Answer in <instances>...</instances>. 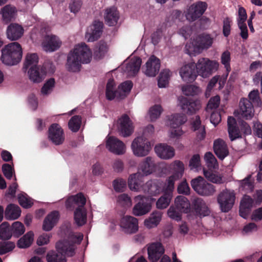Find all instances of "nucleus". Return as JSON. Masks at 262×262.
Segmentation results:
<instances>
[{"instance_id": "nucleus-1", "label": "nucleus", "mask_w": 262, "mask_h": 262, "mask_svg": "<svg viewBox=\"0 0 262 262\" xmlns=\"http://www.w3.org/2000/svg\"><path fill=\"white\" fill-rule=\"evenodd\" d=\"M83 237L81 233H71L68 239L60 240L56 244V249L61 255L56 253L54 251H49L47 255L48 262H67L64 256L71 257L75 252V246L74 244H79Z\"/></svg>"}, {"instance_id": "nucleus-2", "label": "nucleus", "mask_w": 262, "mask_h": 262, "mask_svg": "<svg viewBox=\"0 0 262 262\" xmlns=\"http://www.w3.org/2000/svg\"><path fill=\"white\" fill-rule=\"evenodd\" d=\"M92 57L90 49L85 43L75 45L69 53L66 64L69 71L76 72L80 70L81 63H89Z\"/></svg>"}, {"instance_id": "nucleus-3", "label": "nucleus", "mask_w": 262, "mask_h": 262, "mask_svg": "<svg viewBox=\"0 0 262 262\" xmlns=\"http://www.w3.org/2000/svg\"><path fill=\"white\" fill-rule=\"evenodd\" d=\"M1 52V60L6 65H15L22 58L23 49L21 45L17 42H13L6 45Z\"/></svg>"}, {"instance_id": "nucleus-4", "label": "nucleus", "mask_w": 262, "mask_h": 262, "mask_svg": "<svg viewBox=\"0 0 262 262\" xmlns=\"http://www.w3.org/2000/svg\"><path fill=\"white\" fill-rule=\"evenodd\" d=\"M213 39L210 35L203 34L196 36L189 42L187 43L185 51L191 56L199 54L204 49L210 48L213 43Z\"/></svg>"}, {"instance_id": "nucleus-5", "label": "nucleus", "mask_w": 262, "mask_h": 262, "mask_svg": "<svg viewBox=\"0 0 262 262\" xmlns=\"http://www.w3.org/2000/svg\"><path fill=\"white\" fill-rule=\"evenodd\" d=\"M195 66L198 75L207 78L218 70L219 63L216 60L203 57L200 58Z\"/></svg>"}, {"instance_id": "nucleus-6", "label": "nucleus", "mask_w": 262, "mask_h": 262, "mask_svg": "<svg viewBox=\"0 0 262 262\" xmlns=\"http://www.w3.org/2000/svg\"><path fill=\"white\" fill-rule=\"evenodd\" d=\"M190 183L193 190L200 195L211 196L215 192L214 186L208 183L202 177L192 179Z\"/></svg>"}, {"instance_id": "nucleus-7", "label": "nucleus", "mask_w": 262, "mask_h": 262, "mask_svg": "<svg viewBox=\"0 0 262 262\" xmlns=\"http://www.w3.org/2000/svg\"><path fill=\"white\" fill-rule=\"evenodd\" d=\"M131 149L135 156L145 157L148 155L151 149L150 143L145 137H138L132 142Z\"/></svg>"}, {"instance_id": "nucleus-8", "label": "nucleus", "mask_w": 262, "mask_h": 262, "mask_svg": "<svg viewBox=\"0 0 262 262\" xmlns=\"http://www.w3.org/2000/svg\"><path fill=\"white\" fill-rule=\"evenodd\" d=\"M119 134L123 137L130 136L134 131V126L132 121L127 115L120 117L114 124Z\"/></svg>"}, {"instance_id": "nucleus-9", "label": "nucleus", "mask_w": 262, "mask_h": 262, "mask_svg": "<svg viewBox=\"0 0 262 262\" xmlns=\"http://www.w3.org/2000/svg\"><path fill=\"white\" fill-rule=\"evenodd\" d=\"M217 200L222 211H229L234 204L235 195L234 191L228 189L223 190L219 194Z\"/></svg>"}, {"instance_id": "nucleus-10", "label": "nucleus", "mask_w": 262, "mask_h": 262, "mask_svg": "<svg viewBox=\"0 0 262 262\" xmlns=\"http://www.w3.org/2000/svg\"><path fill=\"white\" fill-rule=\"evenodd\" d=\"M254 109L251 101L248 99L243 98L239 102V108L234 112L235 117L251 120L254 116Z\"/></svg>"}, {"instance_id": "nucleus-11", "label": "nucleus", "mask_w": 262, "mask_h": 262, "mask_svg": "<svg viewBox=\"0 0 262 262\" xmlns=\"http://www.w3.org/2000/svg\"><path fill=\"white\" fill-rule=\"evenodd\" d=\"M137 204L133 208V214L135 216H142L146 214L151 210V205L148 203V198L139 195L135 198Z\"/></svg>"}, {"instance_id": "nucleus-12", "label": "nucleus", "mask_w": 262, "mask_h": 262, "mask_svg": "<svg viewBox=\"0 0 262 262\" xmlns=\"http://www.w3.org/2000/svg\"><path fill=\"white\" fill-rule=\"evenodd\" d=\"M141 62V59L139 57H130L122 64V69L128 76H134L138 73Z\"/></svg>"}, {"instance_id": "nucleus-13", "label": "nucleus", "mask_w": 262, "mask_h": 262, "mask_svg": "<svg viewBox=\"0 0 262 262\" xmlns=\"http://www.w3.org/2000/svg\"><path fill=\"white\" fill-rule=\"evenodd\" d=\"M106 148L111 152L120 155L124 154L126 147L124 143L115 137L107 136L105 139Z\"/></svg>"}, {"instance_id": "nucleus-14", "label": "nucleus", "mask_w": 262, "mask_h": 262, "mask_svg": "<svg viewBox=\"0 0 262 262\" xmlns=\"http://www.w3.org/2000/svg\"><path fill=\"white\" fill-rule=\"evenodd\" d=\"M120 226L125 233L133 234L139 229L138 220L132 216L125 215L121 219Z\"/></svg>"}, {"instance_id": "nucleus-15", "label": "nucleus", "mask_w": 262, "mask_h": 262, "mask_svg": "<svg viewBox=\"0 0 262 262\" xmlns=\"http://www.w3.org/2000/svg\"><path fill=\"white\" fill-rule=\"evenodd\" d=\"M62 42L58 36L49 34L45 36L41 43V47L47 52H52L58 50Z\"/></svg>"}, {"instance_id": "nucleus-16", "label": "nucleus", "mask_w": 262, "mask_h": 262, "mask_svg": "<svg viewBox=\"0 0 262 262\" xmlns=\"http://www.w3.org/2000/svg\"><path fill=\"white\" fill-rule=\"evenodd\" d=\"M195 67L193 62L184 64L181 67L179 74L184 81L191 82L195 80L198 74L195 71Z\"/></svg>"}, {"instance_id": "nucleus-17", "label": "nucleus", "mask_w": 262, "mask_h": 262, "mask_svg": "<svg viewBox=\"0 0 262 262\" xmlns=\"http://www.w3.org/2000/svg\"><path fill=\"white\" fill-rule=\"evenodd\" d=\"M155 151L157 156L162 160H170L175 156L174 148L166 143L157 144L155 147Z\"/></svg>"}, {"instance_id": "nucleus-18", "label": "nucleus", "mask_w": 262, "mask_h": 262, "mask_svg": "<svg viewBox=\"0 0 262 262\" xmlns=\"http://www.w3.org/2000/svg\"><path fill=\"white\" fill-rule=\"evenodd\" d=\"M160 68V61L155 56L149 57L143 68V73L148 77H155L158 73Z\"/></svg>"}, {"instance_id": "nucleus-19", "label": "nucleus", "mask_w": 262, "mask_h": 262, "mask_svg": "<svg viewBox=\"0 0 262 262\" xmlns=\"http://www.w3.org/2000/svg\"><path fill=\"white\" fill-rule=\"evenodd\" d=\"M178 105L184 112L190 114L199 110L202 106L200 100H197L190 102L186 98L183 96L178 98Z\"/></svg>"}, {"instance_id": "nucleus-20", "label": "nucleus", "mask_w": 262, "mask_h": 262, "mask_svg": "<svg viewBox=\"0 0 262 262\" xmlns=\"http://www.w3.org/2000/svg\"><path fill=\"white\" fill-rule=\"evenodd\" d=\"M103 23L100 21H95L86 30L85 37L88 42H93L98 39L102 32Z\"/></svg>"}, {"instance_id": "nucleus-21", "label": "nucleus", "mask_w": 262, "mask_h": 262, "mask_svg": "<svg viewBox=\"0 0 262 262\" xmlns=\"http://www.w3.org/2000/svg\"><path fill=\"white\" fill-rule=\"evenodd\" d=\"M49 138L55 145H60L63 142L64 132L58 124H53L49 128Z\"/></svg>"}, {"instance_id": "nucleus-22", "label": "nucleus", "mask_w": 262, "mask_h": 262, "mask_svg": "<svg viewBox=\"0 0 262 262\" xmlns=\"http://www.w3.org/2000/svg\"><path fill=\"white\" fill-rule=\"evenodd\" d=\"M24 33V28L17 23H11L8 26L6 30L7 37L11 41L18 40L23 36Z\"/></svg>"}, {"instance_id": "nucleus-23", "label": "nucleus", "mask_w": 262, "mask_h": 262, "mask_svg": "<svg viewBox=\"0 0 262 262\" xmlns=\"http://www.w3.org/2000/svg\"><path fill=\"white\" fill-rule=\"evenodd\" d=\"M163 183L159 180H150L143 186V191L151 195H156L163 191Z\"/></svg>"}, {"instance_id": "nucleus-24", "label": "nucleus", "mask_w": 262, "mask_h": 262, "mask_svg": "<svg viewBox=\"0 0 262 262\" xmlns=\"http://www.w3.org/2000/svg\"><path fill=\"white\" fill-rule=\"evenodd\" d=\"M247 18V15L245 8L242 7H239L237 21L238 27L241 30V36L243 39H247L248 36V29L245 23Z\"/></svg>"}, {"instance_id": "nucleus-25", "label": "nucleus", "mask_w": 262, "mask_h": 262, "mask_svg": "<svg viewBox=\"0 0 262 262\" xmlns=\"http://www.w3.org/2000/svg\"><path fill=\"white\" fill-rule=\"evenodd\" d=\"M143 178V175L140 172L130 175L128 180V185L129 189L134 191H143L144 186L142 185Z\"/></svg>"}, {"instance_id": "nucleus-26", "label": "nucleus", "mask_w": 262, "mask_h": 262, "mask_svg": "<svg viewBox=\"0 0 262 262\" xmlns=\"http://www.w3.org/2000/svg\"><path fill=\"white\" fill-rule=\"evenodd\" d=\"M28 75L29 79L33 83H40L45 78L46 72L40 67H33L28 71Z\"/></svg>"}, {"instance_id": "nucleus-27", "label": "nucleus", "mask_w": 262, "mask_h": 262, "mask_svg": "<svg viewBox=\"0 0 262 262\" xmlns=\"http://www.w3.org/2000/svg\"><path fill=\"white\" fill-rule=\"evenodd\" d=\"M164 252V248L161 243H152L148 248L149 259L153 262H156L160 258Z\"/></svg>"}, {"instance_id": "nucleus-28", "label": "nucleus", "mask_w": 262, "mask_h": 262, "mask_svg": "<svg viewBox=\"0 0 262 262\" xmlns=\"http://www.w3.org/2000/svg\"><path fill=\"white\" fill-rule=\"evenodd\" d=\"M254 203L253 200L250 196L247 195L243 196L239 207V214L242 217H248Z\"/></svg>"}, {"instance_id": "nucleus-29", "label": "nucleus", "mask_w": 262, "mask_h": 262, "mask_svg": "<svg viewBox=\"0 0 262 262\" xmlns=\"http://www.w3.org/2000/svg\"><path fill=\"white\" fill-rule=\"evenodd\" d=\"M119 17V13L116 7L111 6L105 10L104 18L106 24L108 26H115L117 23Z\"/></svg>"}, {"instance_id": "nucleus-30", "label": "nucleus", "mask_w": 262, "mask_h": 262, "mask_svg": "<svg viewBox=\"0 0 262 262\" xmlns=\"http://www.w3.org/2000/svg\"><path fill=\"white\" fill-rule=\"evenodd\" d=\"M86 203V199L81 193H79L75 195L69 196L66 202V206L67 208L74 207L78 206V207H84Z\"/></svg>"}, {"instance_id": "nucleus-31", "label": "nucleus", "mask_w": 262, "mask_h": 262, "mask_svg": "<svg viewBox=\"0 0 262 262\" xmlns=\"http://www.w3.org/2000/svg\"><path fill=\"white\" fill-rule=\"evenodd\" d=\"M187 120V117L185 115L176 113L167 116L166 124L167 126H182Z\"/></svg>"}, {"instance_id": "nucleus-32", "label": "nucleus", "mask_w": 262, "mask_h": 262, "mask_svg": "<svg viewBox=\"0 0 262 262\" xmlns=\"http://www.w3.org/2000/svg\"><path fill=\"white\" fill-rule=\"evenodd\" d=\"M229 137L231 141L242 137L241 133L236 126V121L233 117H229L227 120Z\"/></svg>"}, {"instance_id": "nucleus-33", "label": "nucleus", "mask_w": 262, "mask_h": 262, "mask_svg": "<svg viewBox=\"0 0 262 262\" xmlns=\"http://www.w3.org/2000/svg\"><path fill=\"white\" fill-rule=\"evenodd\" d=\"M213 149L215 154L220 159H224L228 155L227 145L224 141L221 139L214 141Z\"/></svg>"}, {"instance_id": "nucleus-34", "label": "nucleus", "mask_w": 262, "mask_h": 262, "mask_svg": "<svg viewBox=\"0 0 262 262\" xmlns=\"http://www.w3.org/2000/svg\"><path fill=\"white\" fill-rule=\"evenodd\" d=\"M193 206L196 213L200 216H207L210 213V211L205 202L200 198H197L193 200Z\"/></svg>"}, {"instance_id": "nucleus-35", "label": "nucleus", "mask_w": 262, "mask_h": 262, "mask_svg": "<svg viewBox=\"0 0 262 262\" xmlns=\"http://www.w3.org/2000/svg\"><path fill=\"white\" fill-rule=\"evenodd\" d=\"M3 20L8 23L14 19L17 15V10L13 6L7 5L2 8L0 12Z\"/></svg>"}, {"instance_id": "nucleus-36", "label": "nucleus", "mask_w": 262, "mask_h": 262, "mask_svg": "<svg viewBox=\"0 0 262 262\" xmlns=\"http://www.w3.org/2000/svg\"><path fill=\"white\" fill-rule=\"evenodd\" d=\"M174 206L182 213H187L190 211V203L189 200L184 196H177L174 199Z\"/></svg>"}, {"instance_id": "nucleus-37", "label": "nucleus", "mask_w": 262, "mask_h": 262, "mask_svg": "<svg viewBox=\"0 0 262 262\" xmlns=\"http://www.w3.org/2000/svg\"><path fill=\"white\" fill-rule=\"evenodd\" d=\"M162 217V212L158 211H154L147 219L144 220V224L148 229L155 228L159 224Z\"/></svg>"}, {"instance_id": "nucleus-38", "label": "nucleus", "mask_w": 262, "mask_h": 262, "mask_svg": "<svg viewBox=\"0 0 262 262\" xmlns=\"http://www.w3.org/2000/svg\"><path fill=\"white\" fill-rule=\"evenodd\" d=\"M74 220L78 226H82L86 223L87 212L84 207L76 208L74 212Z\"/></svg>"}, {"instance_id": "nucleus-39", "label": "nucleus", "mask_w": 262, "mask_h": 262, "mask_svg": "<svg viewBox=\"0 0 262 262\" xmlns=\"http://www.w3.org/2000/svg\"><path fill=\"white\" fill-rule=\"evenodd\" d=\"M169 171L171 174L177 179H181L184 172V165L179 160H175L170 163L169 166Z\"/></svg>"}, {"instance_id": "nucleus-40", "label": "nucleus", "mask_w": 262, "mask_h": 262, "mask_svg": "<svg viewBox=\"0 0 262 262\" xmlns=\"http://www.w3.org/2000/svg\"><path fill=\"white\" fill-rule=\"evenodd\" d=\"M191 127L194 131L196 132L197 137L200 140H202L205 137V130L204 125L201 124L200 118L199 116H195L192 118Z\"/></svg>"}, {"instance_id": "nucleus-41", "label": "nucleus", "mask_w": 262, "mask_h": 262, "mask_svg": "<svg viewBox=\"0 0 262 262\" xmlns=\"http://www.w3.org/2000/svg\"><path fill=\"white\" fill-rule=\"evenodd\" d=\"M155 164L152 158L150 157H146L141 163L140 169L144 175L151 174L154 170Z\"/></svg>"}, {"instance_id": "nucleus-42", "label": "nucleus", "mask_w": 262, "mask_h": 262, "mask_svg": "<svg viewBox=\"0 0 262 262\" xmlns=\"http://www.w3.org/2000/svg\"><path fill=\"white\" fill-rule=\"evenodd\" d=\"M20 209L17 205L10 204L6 209L5 217L8 220H16L20 215Z\"/></svg>"}, {"instance_id": "nucleus-43", "label": "nucleus", "mask_w": 262, "mask_h": 262, "mask_svg": "<svg viewBox=\"0 0 262 262\" xmlns=\"http://www.w3.org/2000/svg\"><path fill=\"white\" fill-rule=\"evenodd\" d=\"M38 56L36 53H28L25 57L24 68L29 69L33 67H39L38 66Z\"/></svg>"}, {"instance_id": "nucleus-44", "label": "nucleus", "mask_w": 262, "mask_h": 262, "mask_svg": "<svg viewBox=\"0 0 262 262\" xmlns=\"http://www.w3.org/2000/svg\"><path fill=\"white\" fill-rule=\"evenodd\" d=\"M172 72L169 69H163L160 74L158 81V86L160 88H166L168 84Z\"/></svg>"}, {"instance_id": "nucleus-45", "label": "nucleus", "mask_w": 262, "mask_h": 262, "mask_svg": "<svg viewBox=\"0 0 262 262\" xmlns=\"http://www.w3.org/2000/svg\"><path fill=\"white\" fill-rule=\"evenodd\" d=\"M172 198V193L164 192V194L156 202L157 208L159 209L166 208L170 204Z\"/></svg>"}, {"instance_id": "nucleus-46", "label": "nucleus", "mask_w": 262, "mask_h": 262, "mask_svg": "<svg viewBox=\"0 0 262 262\" xmlns=\"http://www.w3.org/2000/svg\"><path fill=\"white\" fill-rule=\"evenodd\" d=\"M239 190L246 192H250L254 189V182L251 180V175L248 176L244 179L239 181Z\"/></svg>"}, {"instance_id": "nucleus-47", "label": "nucleus", "mask_w": 262, "mask_h": 262, "mask_svg": "<svg viewBox=\"0 0 262 262\" xmlns=\"http://www.w3.org/2000/svg\"><path fill=\"white\" fill-rule=\"evenodd\" d=\"M106 97L108 100H113L115 97L118 98V90L116 89L114 80L110 79L107 83L106 88Z\"/></svg>"}, {"instance_id": "nucleus-48", "label": "nucleus", "mask_w": 262, "mask_h": 262, "mask_svg": "<svg viewBox=\"0 0 262 262\" xmlns=\"http://www.w3.org/2000/svg\"><path fill=\"white\" fill-rule=\"evenodd\" d=\"M133 87V83L130 81L122 82L118 89V98L122 99L126 97L130 92Z\"/></svg>"}, {"instance_id": "nucleus-49", "label": "nucleus", "mask_w": 262, "mask_h": 262, "mask_svg": "<svg viewBox=\"0 0 262 262\" xmlns=\"http://www.w3.org/2000/svg\"><path fill=\"white\" fill-rule=\"evenodd\" d=\"M183 94L187 96H194L202 93L201 89L195 85H185L181 88Z\"/></svg>"}, {"instance_id": "nucleus-50", "label": "nucleus", "mask_w": 262, "mask_h": 262, "mask_svg": "<svg viewBox=\"0 0 262 262\" xmlns=\"http://www.w3.org/2000/svg\"><path fill=\"white\" fill-rule=\"evenodd\" d=\"M33 240L34 233L29 231L18 240L17 246L20 248H26L30 246Z\"/></svg>"}, {"instance_id": "nucleus-51", "label": "nucleus", "mask_w": 262, "mask_h": 262, "mask_svg": "<svg viewBox=\"0 0 262 262\" xmlns=\"http://www.w3.org/2000/svg\"><path fill=\"white\" fill-rule=\"evenodd\" d=\"M203 172L205 178L212 183L221 184L224 182L222 176L219 173L205 169H204Z\"/></svg>"}, {"instance_id": "nucleus-52", "label": "nucleus", "mask_w": 262, "mask_h": 262, "mask_svg": "<svg viewBox=\"0 0 262 262\" xmlns=\"http://www.w3.org/2000/svg\"><path fill=\"white\" fill-rule=\"evenodd\" d=\"M180 179H177L173 175H170L166 180L164 185L163 184V191L172 193L174 188L175 182Z\"/></svg>"}, {"instance_id": "nucleus-53", "label": "nucleus", "mask_w": 262, "mask_h": 262, "mask_svg": "<svg viewBox=\"0 0 262 262\" xmlns=\"http://www.w3.org/2000/svg\"><path fill=\"white\" fill-rule=\"evenodd\" d=\"M12 234L9 224L7 222H3L0 225V239H9L12 236Z\"/></svg>"}, {"instance_id": "nucleus-54", "label": "nucleus", "mask_w": 262, "mask_h": 262, "mask_svg": "<svg viewBox=\"0 0 262 262\" xmlns=\"http://www.w3.org/2000/svg\"><path fill=\"white\" fill-rule=\"evenodd\" d=\"M108 51V46L104 42L100 41L96 47L94 56L96 59L103 57Z\"/></svg>"}, {"instance_id": "nucleus-55", "label": "nucleus", "mask_w": 262, "mask_h": 262, "mask_svg": "<svg viewBox=\"0 0 262 262\" xmlns=\"http://www.w3.org/2000/svg\"><path fill=\"white\" fill-rule=\"evenodd\" d=\"M204 159L207 167L210 169H217L219 165L217 160L210 152L206 153L204 156Z\"/></svg>"}, {"instance_id": "nucleus-56", "label": "nucleus", "mask_w": 262, "mask_h": 262, "mask_svg": "<svg viewBox=\"0 0 262 262\" xmlns=\"http://www.w3.org/2000/svg\"><path fill=\"white\" fill-rule=\"evenodd\" d=\"M181 126H168V137L171 139H179L184 134Z\"/></svg>"}, {"instance_id": "nucleus-57", "label": "nucleus", "mask_w": 262, "mask_h": 262, "mask_svg": "<svg viewBox=\"0 0 262 262\" xmlns=\"http://www.w3.org/2000/svg\"><path fill=\"white\" fill-rule=\"evenodd\" d=\"M184 13L186 19L190 22L194 21L201 17L191 5L186 9Z\"/></svg>"}, {"instance_id": "nucleus-58", "label": "nucleus", "mask_w": 262, "mask_h": 262, "mask_svg": "<svg viewBox=\"0 0 262 262\" xmlns=\"http://www.w3.org/2000/svg\"><path fill=\"white\" fill-rule=\"evenodd\" d=\"M19 204L24 208H28L32 206V199L25 193H21L18 195Z\"/></svg>"}, {"instance_id": "nucleus-59", "label": "nucleus", "mask_w": 262, "mask_h": 262, "mask_svg": "<svg viewBox=\"0 0 262 262\" xmlns=\"http://www.w3.org/2000/svg\"><path fill=\"white\" fill-rule=\"evenodd\" d=\"M162 108L159 105H155L150 108L148 116L151 121L156 120L161 115Z\"/></svg>"}, {"instance_id": "nucleus-60", "label": "nucleus", "mask_w": 262, "mask_h": 262, "mask_svg": "<svg viewBox=\"0 0 262 262\" xmlns=\"http://www.w3.org/2000/svg\"><path fill=\"white\" fill-rule=\"evenodd\" d=\"M182 212L177 209L175 206H171L167 211L168 216L172 220L179 221L181 220Z\"/></svg>"}, {"instance_id": "nucleus-61", "label": "nucleus", "mask_w": 262, "mask_h": 262, "mask_svg": "<svg viewBox=\"0 0 262 262\" xmlns=\"http://www.w3.org/2000/svg\"><path fill=\"white\" fill-rule=\"evenodd\" d=\"M81 118L79 116H73L69 121V128L73 132H77L80 128Z\"/></svg>"}, {"instance_id": "nucleus-62", "label": "nucleus", "mask_w": 262, "mask_h": 262, "mask_svg": "<svg viewBox=\"0 0 262 262\" xmlns=\"http://www.w3.org/2000/svg\"><path fill=\"white\" fill-rule=\"evenodd\" d=\"M55 80L54 78H50L44 84L41 90V93L43 95H48L53 91L55 86Z\"/></svg>"}, {"instance_id": "nucleus-63", "label": "nucleus", "mask_w": 262, "mask_h": 262, "mask_svg": "<svg viewBox=\"0 0 262 262\" xmlns=\"http://www.w3.org/2000/svg\"><path fill=\"white\" fill-rule=\"evenodd\" d=\"M25 231L24 226L19 222H15L12 225L11 232L14 236L18 237L23 234Z\"/></svg>"}, {"instance_id": "nucleus-64", "label": "nucleus", "mask_w": 262, "mask_h": 262, "mask_svg": "<svg viewBox=\"0 0 262 262\" xmlns=\"http://www.w3.org/2000/svg\"><path fill=\"white\" fill-rule=\"evenodd\" d=\"M191 6L201 16L206 10L208 7V4L205 2L198 1L193 3Z\"/></svg>"}]
</instances>
